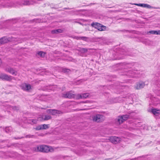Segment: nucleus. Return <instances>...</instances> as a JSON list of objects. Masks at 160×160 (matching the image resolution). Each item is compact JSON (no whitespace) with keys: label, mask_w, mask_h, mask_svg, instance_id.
Segmentation results:
<instances>
[{"label":"nucleus","mask_w":160,"mask_h":160,"mask_svg":"<svg viewBox=\"0 0 160 160\" xmlns=\"http://www.w3.org/2000/svg\"><path fill=\"white\" fill-rule=\"evenodd\" d=\"M109 140L112 143L114 144L119 142L121 140L120 138L115 136L110 137Z\"/></svg>","instance_id":"nucleus-7"},{"label":"nucleus","mask_w":160,"mask_h":160,"mask_svg":"<svg viewBox=\"0 0 160 160\" xmlns=\"http://www.w3.org/2000/svg\"><path fill=\"white\" fill-rule=\"evenodd\" d=\"M80 51L82 53H84L88 51V49L85 48H82L80 49Z\"/></svg>","instance_id":"nucleus-23"},{"label":"nucleus","mask_w":160,"mask_h":160,"mask_svg":"<svg viewBox=\"0 0 160 160\" xmlns=\"http://www.w3.org/2000/svg\"><path fill=\"white\" fill-rule=\"evenodd\" d=\"M49 112L52 115H55L56 114L62 113V112L59 110L56 109H49L48 110Z\"/></svg>","instance_id":"nucleus-10"},{"label":"nucleus","mask_w":160,"mask_h":160,"mask_svg":"<svg viewBox=\"0 0 160 160\" xmlns=\"http://www.w3.org/2000/svg\"><path fill=\"white\" fill-rule=\"evenodd\" d=\"M6 71L12 75H17V72L12 68H8L6 69Z\"/></svg>","instance_id":"nucleus-13"},{"label":"nucleus","mask_w":160,"mask_h":160,"mask_svg":"<svg viewBox=\"0 0 160 160\" xmlns=\"http://www.w3.org/2000/svg\"><path fill=\"white\" fill-rule=\"evenodd\" d=\"M51 116L49 115H46L45 116L44 118L43 119L44 120H48L50 119L51 118Z\"/></svg>","instance_id":"nucleus-19"},{"label":"nucleus","mask_w":160,"mask_h":160,"mask_svg":"<svg viewBox=\"0 0 160 160\" xmlns=\"http://www.w3.org/2000/svg\"><path fill=\"white\" fill-rule=\"evenodd\" d=\"M26 137H27V138H30L31 137H30V136L29 137L28 135H27V136H26Z\"/></svg>","instance_id":"nucleus-34"},{"label":"nucleus","mask_w":160,"mask_h":160,"mask_svg":"<svg viewBox=\"0 0 160 160\" xmlns=\"http://www.w3.org/2000/svg\"><path fill=\"white\" fill-rule=\"evenodd\" d=\"M37 54L41 57L43 58L44 57L46 53L42 51H40L38 52Z\"/></svg>","instance_id":"nucleus-17"},{"label":"nucleus","mask_w":160,"mask_h":160,"mask_svg":"<svg viewBox=\"0 0 160 160\" xmlns=\"http://www.w3.org/2000/svg\"><path fill=\"white\" fill-rule=\"evenodd\" d=\"M117 121L119 124L122 123L124 122V121L123 120L122 117L121 116H119L118 117L117 119Z\"/></svg>","instance_id":"nucleus-15"},{"label":"nucleus","mask_w":160,"mask_h":160,"mask_svg":"<svg viewBox=\"0 0 160 160\" xmlns=\"http://www.w3.org/2000/svg\"><path fill=\"white\" fill-rule=\"evenodd\" d=\"M78 23H79V24H81V23L80 22H78Z\"/></svg>","instance_id":"nucleus-36"},{"label":"nucleus","mask_w":160,"mask_h":160,"mask_svg":"<svg viewBox=\"0 0 160 160\" xmlns=\"http://www.w3.org/2000/svg\"><path fill=\"white\" fill-rule=\"evenodd\" d=\"M91 26L92 27L97 29L100 31H104L106 28L105 26L103 25L101 26V24L98 22L92 23L91 24Z\"/></svg>","instance_id":"nucleus-3"},{"label":"nucleus","mask_w":160,"mask_h":160,"mask_svg":"<svg viewBox=\"0 0 160 160\" xmlns=\"http://www.w3.org/2000/svg\"><path fill=\"white\" fill-rule=\"evenodd\" d=\"M0 78L3 80L10 81L12 80V77L5 74H0Z\"/></svg>","instance_id":"nucleus-6"},{"label":"nucleus","mask_w":160,"mask_h":160,"mask_svg":"<svg viewBox=\"0 0 160 160\" xmlns=\"http://www.w3.org/2000/svg\"><path fill=\"white\" fill-rule=\"evenodd\" d=\"M10 41L9 38L3 37L0 39V44H2L7 43Z\"/></svg>","instance_id":"nucleus-11"},{"label":"nucleus","mask_w":160,"mask_h":160,"mask_svg":"<svg viewBox=\"0 0 160 160\" xmlns=\"http://www.w3.org/2000/svg\"><path fill=\"white\" fill-rule=\"evenodd\" d=\"M152 112L154 115H156L159 113L160 111L159 110H157L155 109H152L151 111Z\"/></svg>","instance_id":"nucleus-16"},{"label":"nucleus","mask_w":160,"mask_h":160,"mask_svg":"<svg viewBox=\"0 0 160 160\" xmlns=\"http://www.w3.org/2000/svg\"><path fill=\"white\" fill-rule=\"evenodd\" d=\"M32 122L34 124H36L37 122V121L35 119H32Z\"/></svg>","instance_id":"nucleus-32"},{"label":"nucleus","mask_w":160,"mask_h":160,"mask_svg":"<svg viewBox=\"0 0 160 160\" xmlns=\"http://www.w3.org/2000/svg\"><path fill=\"white\" fill-rule=\"evenodd\" d=\"M135 77H136V76H135ZM140 77V76H137V77Z\"/></svg>","instance_id":"nucleus-35"},{"label":"nucleus","mask_w":160,"mask_h":160,"mask_svg":"<svg viewBox=\"0 0 160 160\" xmlns=\"http://www.w3.org/2000/svg\"><path fill=\"white\" fill-rule=\"evenodd\" d=\"M48 125L45 124L40 125L36 127L35 129L37 130L47 129L49 128Z\"/></svg>","instance_id":"nucleus-9"},{"label":"nucleus","mask_w":160,"mask_h":160,"mask_svg":"<svg viewBox=\"0 0 160 160\" xmlns=\"http://www.w3.org/2000/svg\"><path fill=\"white\" fill-rule=\"evenodd\" d=\"M144 8H155V9L157 8H155V7H152L149 5H148V4H145Z\"/></svg>","instance_id":"nucleus-22"},{"label":"nucleus","mask_w":160,"mask_h":160,"mask_svg":"<svg viewBox=\"0 0 160 160\" xmlns=\"http://www.w3.org/2000/svg\"><path fill=\"white\" fill-rule=\"evenodd\" d=\"M12 128L10 127H6L5 128V131L6 132L8 133L12 131Z\"/></svg>","instance_id":"nucleus-20"},{"label":"nucleus","mask_w":160,"mask_h":160,"mask_svg":"<svg viewBox=\"0 0 160 160\" xmlns=\"http://www.w3.org/2000/svg\"><path fill=\"white\" fill-rule=\"evenodd\" d=\"M145 4H142V3H138V4H134V5L138 6H140L144 8V6H145Z\"/></svg>","instance_id":"nucleus-27"},{"label":"nucleus","mask_w":160,"mask_h":160,"mask_svg":"<svg viewBox=\"0 0 160 160\" xmlns=\"http://www.w3.org/2000/svg\"><path fill=\"white\" fill-rule=\"evenodd\" d=\"M149 32L152 34L158 35L157 31H149Z\"/></svg>","instance_id":"nucleus-25"},{"label":"nucleus","mask_w":160,"mask_h":160,"mask_svg":"<svg viewBox=\"0 0 160 160\" xmlns=\"http://www.w3.org/2000/svg\"><path fill=\"white\" fill-rule=\"evenodd\" d=\"M89 93H82V97H83V98H86L89 97Z\"/></svg>","instance_id":"nucleus-21"},{"label":"nucleus","mask_w":160,"mask_h":160,"mask_svg":"<svg viewBox=\"0 0 160 160\" xmlns=\"http://www.w3.org/2000/svg\"><path fill=\"white\" fill-rule=\"evenodd\" d=\"M75 95L70 92L63 93L62 94V97L65 98H75Z\"/></svg>","instance_id":"nucleus-5"},{"label":"nucleus","mask_w":160,"mask_h":160,"mask_svg":"<svg viewBox=\"0 0 160 160\" xmlns=\"http://www.w3.org/2000/svg\"><path fill=\"white\" fill-rule=\"evenodd\" d=\"M87 37H81L79 38V39L83 40H86V39H87Z\"/></svg>","instance_id":"nucleus-30"},{"label":"nucleus","mask_w":160,"mask_h":160,"mask_svg":"<svg viewBox=\"0 0 160 160\" xmlns=\"http://www.w3.org/2000/svg\"><path fill=\"white\" fill-rule=\"evenodd\" d=\"M92 118L94 121L97 122H102L104 120V116L99 114H97L93 116Z\"/></svg>","instance_id":"nucleus-4"},{"label":"nucleus","mask_w":160,"mask_h":160,"mask_svg":"<svg viewBox=\"0 0 160 160\" xmlns=\"http://www.w3.org/2000/svg\"><path fill=\"white\" fill-rule=\"evenodd\" d=\"M62 30L59 29L52 30L51 31V33L52 34H58L62 32Z\"/></svg>","instance_id":"nucleus-14"},{"label":"nucleus","mask_w":160,"mask_h":160,"mask_svg":"<svg viewBox=\"0 0 160 160\" xmlns=\"http://www.w3.org/2000/svg\"><path fill=\"white\" fill-rule=\"evenodd\" d=\"M62 71H63V72H65H65L68 73L70 71V70L69 69L64 68L62 69Z\"/></svg>","instance_id":"nucleus-26"},{"label":"nucleus","mask_w":160,"mask_h":160,"mask_svg":"<svg viewBox=\"0 0 160 160\" xmlns=\"http://www.w3.org/2000/svg\"><path fill=\"white\" fill-rule=\"evenodd\" d=\"M21 88L24 91H28L31 88V86L29 84L24 83L21 85Z\"/></svg>","instance_id":"nucleus-8"},{"label":"nucleus","mask_w":160,"mask_h":160,"mask_svg":"<svg viewBox=\"0 0 160 160\" xmlns=\"http://www.w3.org/2000/svg\"><path fill=\"white\" fill-rule=\"evenodd\" d=\"M145 84L144 83L142 82H139L137 83L136 86V88L137 89H140L144 87Z\"/></svg>","instance_id":"nucleus-12"},{"label":"nucleus","mask_w":160,"mask_h":160,"mask_svg":"<svg viewBox=\"0 0 160 160\" xmlns=\"http://www.w3.org/2000/svg\"><path fill=\"white\" fill-rule=\"evenodd\" d=\"M32 151L36 152H48L50 151L49 147L46 145H37L36 147L32 148Z\"/></svg>","instance_id":"nucleus-1"},{"label":"nucleus","mask_w":160,"mask_h":160,"mask_svg":"<svg viewBox=\"0 0 160 160\" xmlns=\"http://www.w3.org/2000/svg\"><path fill=\"white\" fill-rule=\"evenodd\" d=\"M43 0H22V2L19 3L18 4L20 5H27L32 4L33 3H38L39 1H42Z\"/></svg>","instance_id":"nucleus-2"},{"label":"nucleus","mask_w":160,"mask_h":160,"mask_svg":"<svg viewBox=\"0 0 160 160\" xmlns=\"http://www.w3.org/2000/svg\"><path fill=\"white\" fill-rule=\"evenodd\" d=\"M122 117L123 120L124 121H126L129 118V115L128 114H126L121 116Z\"/></svg>","instance_id":"nucleus-18"},{"label":"nucleus","mask_w":160,"mask_h":160,"mask_svg":"<svg viewBox=\"0 0 160 160\" xmlns=\"http://www.w3.org/2000/svg\"><path fill=\"white\" fill-rule=\"evenodd\" d=\"M129 72H130V73H131L132 74H135L138 73L137 72V71H136L135 70H134V71L130 70Z\"/></svg>","instance_id":"nucleus-29"},{"label":"nucleus","mask_w":160,"mask_h":160,"mask_svg":"<svg viewBox=\"0 0 160 160\" xmlns=\"http://www.w3.org/2000/svg\"><path fill=\"white\" fill-rule=\"evenodd\" d=\"M158 35H160V30L157 31Z\"/></svg>","instance_id":"nucleus-33"},{"label":"nucleus","mask_w":160,"mask_h":160,"mask_svg":"<svg viewBox=\"0 0 160 160\" xmlns=\"http://www.w3.org/2000/svg\"><path fill=\"white\" fill-rule=\"evenodd\" d=\"M82 95V94H78L77 95V98L78 99L83 98V97Z\"/></svg>","instance_id":"nucleus-24"},{"label":"nucleus","mask_w":160,"mask_h":160,"mask_svg":"<svg viewBox=\"0 0 160 160\" xmlns=\"http://www.w3.org/2000/svg\"><path fill=\"white\" fill-rule=\"evenodd\" d=\"M12 109L14 110H18L19 109V106H15L12 107Z\"/></svg>","instance_id":"nucleus-28"},{"label":"nucleus","mask_w":160,"mask_h":160,"mask_svg":"<svg viewBox=\"0 0 160 160\" xmlns=\"http://www.w3.org/2000/svg\"><path fill=\"white\" fill-rule=\"evenodd\" d=\"M15 5H9V4H8L7 5H6V7H13V6H15Z\"/></svg>","instance_id":"nucleus-31"}]
</instances>
